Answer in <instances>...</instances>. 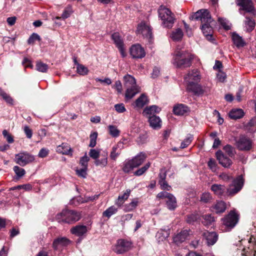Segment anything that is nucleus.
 I'll list each match as a JSON object with an SVG mask.
<instances>
[{"instance_id": "8fccbe9b", "label": "nucleus", "mask_w": 256, "mask_h": 256, "mask_svg": "<svg viewBox=\"0 0 256 256\" xmlns=\"http://www.w3.org/2000/svg\"><path fill=\"white\" fill-rule=\"evenodd\" d=\"M36 69L40 72H45L48 69V66L46 64L41 62H39L36 63Z\"/></svg>"}, {"instance_id": "de8ad7c7", "label": "nucleus", "mask_w": 256, "mask_h": 256, "mask_svg": "<svg viewBox=\"0 0 256 256\" xmlns=\"http://www.w3.org/2000/svg\"><path fill=\"white\" fill-rule=\"evenodd\" d=\"M150 163L148 162L146 163L144 166L138 169L134 172V174L136 176H140L144 174L150 167Z\"/></svg>"}, {"instance_id": "6e6d98bb", "label": "nucleus", "mask_w": 256, "mask_h": 256, "mask_svg": "<svg viewBox=\"0 0 256 256\" xmlns=\"http://www.w3.org/2000/svg\"><path fill=\"white\" fill-rule=\"evenodd\" d=\"M36 40L38 41L40 40V38L37 34L33 33L28 39V42L30 44H34V42Z\"/></svg>"}, {"instance_id": "bb28decb", "label": "nucleus", "mask_w": 256, "mask_h": 256, "mask_svg": "<svg viewBox=\"0 0 256 256\" xmlns=\"http://www.w3.org/2000/svg\"><path fill=\"white\" fill-rule=\"evenodd\" d=\"M148 96L144 94H142L135 101V106L138 108H142L148 103Z\"/></svg>"}, {"instance_id": "338daca9", "label": "nucleus", "mask_w": 256, "mask_h": 256, "mask_svg": "<svg viewBox=\"0 0 256 256\" xmlns=\"http://www.w3.org/2000/svg\"><path fill=\"white\" fill-rule=\"evenodd\" d=\"M22 64L25 68H32V64L31 62L26 58H24Z\"/></svg>"}, {"instance_id": "ddd939ff", "label": "nucleus", "mask_w": 256, "mask_h": 256, "mask_svg": "<svg viewBox=\"0 0 256 256\" xmlns=\"http://www.w3.org/2000/svg\"><path fill=\"white\" fill-rule=\"evenodd\" d=\"M130 52L132 56L134 58H142L146 56L144 50L139 44L132 45Z\"/></svg>"}, {"instance_id": "58836bf2", "label": "nucleus", "mask_w": 256, "mask_h": 256, "mask_svg": "<svg viewBox=\"0 0 256 256\" xmlns=\"http://www.w3.org/2000/svg\"><path fill=\"white\" fill-rule=\"evenodd\" d=\"M138 204V200L136 199H134L132 200V202L124 206V210L125 212H130L134 209L137 206Z\"/></svg>"}, {"instance_id": "2eb2a0df", "label": "nucleus", "mask_w": 256, "mask_h": 256, "mask_svg": "<svg viewBox=\"0 0 256 256\" xmlns=\"http://www.w3.org/2000/svg\"><path fill=\"white\" fill-rule=\"evenodd\" d=\"M124 147V144L122 142H118L116 144L113 146L110 156V159L116 161L121 154Z\"/></svg>"}, {"instance_id": "4468645a", "label": "nucleus", "mask_w": 256, "mask_h": 256, "mask_svg": "<svg viewBox=\"0 0 256 256\" xmlns=\"http://www.w3.org/2000/svg\"><path fill=\"white\" fill-rule=\"evenodd\" d=\"M136 32L142 34L144 37L150 39L152 38V32L150 27L145 23L141 22L138 24Z\"/></svg>"}, {"instance_id": "b1692460", "label": "nucleus", "mask_w": 256, "mask_h": 256, "mask_svg": "<svg viewBox=\"0 0 256 256\" xmlns=\"http://www.w3.org/2000/svg\"><path fill=\"white\" fill-rule=\"evenodd\" d=\"M151 127L154 129L160 128L161 127L162 121L159 116L156 115L148 117Z\"/></svg>"}, {"instance_id": "72a5a7b5", "label": "nucleus", "mask_w": 256, "mask_h": 256, "mask_svg": "<svg viewBox=\"0 0 256 256\" xmlns=\"http://www.w3.org/2000/svg\"><path fill=\"white\" fill-rule=\"evenodd\" d=\"M130 193V190H127L122 195L119 196L116 201V204L118 206H121L124 203V201L128 198Z\"/></svg>"}, {"instance_id": "7c9ffc66", "label": "nucleus", "mask_w": 256, "mask_h": 256, "mask_svg": "<svg viewBox=\"0 0 256 256\" xmlns=\"http://www.w3.org/2000/svg\"><path fill=\"white\" fill-rule=\"evenodd\" d=\"M71 232L78 236H81L86 234L87 232V228L84 226H76L70 230Z\"/></svg>"}, {"instance_id": "0eeeda50", "label": "nucleus", "mask_w": 256, "mask_h": 256, "mask_svg": "<svg viewBox=\"0 0 256 256\" xmlns=\"http://www.w3.org/2000/svg\"><path fill=\"white\" fill-rule=\"evenodd\" d=\"M124 86L126 87L125 97L126 99H131L141 90V88L136 82V81H125Z\"/></svg>"}, {"instance_id": "9b49d317", "label": "nucleus", "mask_w": 256, "mask_h": 256, "mask_svg": "<svg viewBox=\"0 0 256 256\" xmlns=\"http://www.w3.org/2000/svg\"><path fill=\"white\" fill-rule=\"evenodd\" d=\"M131 245L132 244L129 241L120 239L117 241L113 250L116 254H122L128 251L130 249Z\"/></svg>"}, {"instance_id": "cd10ccee", "label": "nucleus", "mask_w": 256, "mask_h": 256, "mask_svg": "<svg viewBox=\"0 0 256 256\" xmlns=\"http://www.w3.org/2000/svg\"><path fill=\"white\" fill-rule=\"evenodd\" d=\"M184 33L182 30L178 28L172 30L170 34V38L174 42L180 41L183 37Z\"/></svg>"}, {"instance_id": "5701e85b", "label": "nucleus", "mask_w": 256, "mask_h": 256, "mask_svg": "<svg viewBox=\"0 0 256 256\" xmlns=\"http://www.w3.org/2000/svg\"><path fill=\"white\" fill-rule=\"evenodd\" d=\"M188 235L189 233L188 230H182L174 237V242L177 244H180L187 238Z\"/></svg>"}, {"instance_id": "603ef678", "label": "nucleus", "mask_w": 256, "mask_h": 256, "mask_svg": "<svg viewBox=\"0 0 256 256\" xmlns=\"http://www.w3.org/2000/svg\"><path fill=\"white\" fill-rule=\"evenodd\" d=\"M77 72L81 75H85L88 73V68L84 65L78 64Z\"/></svg>"}, {"instance_id": "09e8293b", "label": "nucleus", "mask_w": 256, "mask_h": 256, "mask_svg": "<svg viewBox=\"0 0 256 256\" xmlns=\"http://www.w3.org/2000/svg\"><path fill=\"white\" fill-rule=\"evenodd\" d=\"M193 140V136L191 134H188L186 138H185L184 141L181 143L180 148H186L188 146H189L192 140Z\"/></svg>"}, {"instance_id": "e2e57ef3", "label": "nucleus", "mask_w": 256, "mask_h": 256, "mask_svg": "<svg viewBox=\"0 0 256 256\" xmlns=\"http://www.w3.org/2000/svg\"><path fill=\"white\" fill-rule=\"evenodd\" d=\"M162 189L164 190H170L171 188V186L168 184L166 180L159 181L158 182Z\"/></svg>"}, {"instance_id": "c03bdc74", "label": "nucleus", "mask_w": 256, "mask_h": 256, "mask_svg": "<svg viewBox=\"0 0 256 256\" xmlns=\"http://www.w3.org/2000/svg\"><path fill=\"white\" fill-rule=\"evenodd\" d=\"M244 24L247 30L249 32L252 31L255 26V22L254 20L248 17H246Z\"/></svg>"}, {"instance_id": "f3484780", "label": "nucleus", "mask_w": 256, "mask_h": 256, "mask_svg": "<svg viewBox=\"0 0 256 256\" xmlns=\"http://www.w3.org/2000/svg\"><path fill=\"white\" fill-rule=\"evenodd\" d=\"M216 155L219 163L224 167L228 168L232 164V160L226 156L221 150L218 151L216 153Z\"/></svg>"}, {"instance_id": "7ed1b4c3", "label": "nucleus", "mask_w": 256, "mask_h": 256, "mask_svg": "<svg viewBox=\"0 0 256 256\" xmlns=\"http://www.w3.org/2000/svg\"><path fill=\"white\" fill-rule=\"evenodd\" d=\"M194 57V55L188 50H181L178 47L174 57V64L180 68L190 67Z\"/></svg>"}, {"instance_id": "0e129e2a", "label": "nucleus", "mask_w": 256, "mask_h": 256, "mask_svg": "<svg viewBox=\"0 0 256 256\" xmlns=\"http://www.w3.org/2000/svg\"><path fill=\"white\" fill-rule=\"evenodd\" d=\"M160 74V69L159 68L155 66L152 74V78L154 79L157 78Z\"/></svg>"}, {"instance_id": "3c124183", "label": "nucleus", "mask_w": 256, "mask_h": 256, "mask_svg": "<svg viewBox=\"0 0 256 256\" xmlns=\"http://www.w3.org/2000/svg\"><path fill=\"white\" fill-rule=\"evenodd\" d=\"M98 136V133L96 132H94L90 134V142L89 144V146L94 148L96 146V138Z\"/></svg>"}, {"instance_id": "dca6fc26", "label": "nucleus", "mask_w": 256, "mask_h": 256, "mask_svg": "<svg viewBox=\"0 0 256 256\" xmlns=\"http://www.w3.org/2000/svg\"><path fill=\"white\" fill-rule=\"evenodd\" d=\"M187 90L194 94L200 95L203 94L204 90L202 86L196 82L191 81L187 84Z\"/></svg>"}, {"instance_id": "a211bd4d", "label": "nucleus", "mask_w": 256, "mask_h": 256, "mask_svg": "<svg viewBox=\"0 0 256 256\" xmlns=\"http://www.w3.org/2000/svg\"><path fill=\"white\" fill-rule=\"evenodd\" d=\"M70 244V240L66 237H60L54 240L52 246L54 250L68 246Z\"/></svg>"}, {"instance_id": "79ce46f5", "label": "nucleus", "mask_w": 256, "mask_h": 256, "mask_svg": "<svg viewBox=\"0 0 256 256\" xmlns=\"http://www.w3.org/2000/svg\"><path fill=\"white\" fill-rule=\"evenodd\" d=\"M0 96L8 104L11 105L14 104V100L12 97L2 88H0Z\"/></svg>"}, {"instance_id": "412c9836", "label": "nucleus", "mask_w": 256, "mask_h": 256, "mask_svg": "<svg viewBox=\"0 0 256 256\" xmlns=\"http://www.w3.org/2000/svg\"><path fill=\"white\" fill-rule=\"evenodd\" d=\"M161 110L160 108L156 105L146 107L143 110L142 114L146 117H149L155 115L156 113H158Z\"/></svg>"}, {"instance_id": "f257e3e1", "label": "nucleus", "mask_w": 256, "mask_h": 256, "mask_svg": "<svg viewBox=\"0 0 256 256\" xmlns=\"http://www.w3.org/2000/svg\"><path fill=\"white\" fill-rule=\"evenodd\" d=\"M190 20H200L202 22V30L206 38L211 40L212 38V27L211 25L213 20L208 10L202 9L198 10L190 17Z\"/></svg>"}, {"instance_id": "f8f14e48", "label": "nucleus", "mask_w": 256, "mask_h": 256, "mask_svg": "<svg viewBox=\"0 0 256 256\" xmlns=\"http://www.w3.org/2000/svg\"><path fill=\"white\" fill-rule=\"evenodd\" d=\"M236 4L240 6V10L248 12H253L255 11L253 2L252 0H236Z\"/></svg>"}, {"instance_id": "423d86ee", "label": "nucleus", "mask_w": 256, "mask_h": 256, "mask_svg": "<svg viewBox=\"0 0 256 256\" xmlns=\"http://www.w3.org/2000/svg\"><path fill=\"white\" fill-rule=\"evenodd\" d=\"M239 220V214L234 210H230L225 217L222 219V224L226 230L234 228Z\"/></svg>"}, {"instance_id": "9d476101", "label": "nucleus", "mask_w": 256, "mask_h": 256, "mask_svg": "<svg viewBox=\"0 0 256 256\" xmlns=\"http://www.w3.org/2000/svg\"><path fill=\"white\" fill-rule=\"evenodd\" d=\"M235 144L238 150L242 151H248L251 149L252 142L248 138L242 136L236 140Z\"/></svg>"}, {"instance_id": "1a4fd4ad", "label": "nucleus", "mask_w": 256, "mask_h": 256, "mask_svg": "<svg viewBox=\"0 0 256 256\" xmlns=\"http://www.w3.org/2000/svg\"><path fill=\"white\" fill-rule=\"evenodd\" d=\"M14 160L20 166H24L33 162L34 160V156L27 152H22L15 155Z\"/></svg>"}, {"instance_id": "4d7b16f0", "label": "nucleus", "mask_w": 256, "mask_h": 256, "mask_svg": "<svg viewBox=\"0 0 256 256\" xmlns=\"http://www.w3.org/2000/svg\"><path fill=\"white\" fill-rule=\"evenodd\" d=\"M209 168L212 171L216 172L217 170V164L215 160L213 158H210L208 162Z\"/></svg>"}, {"instance_id": "c85d7f7f", "label": "nucleus", "mask_w": 256, "mask_h": 256, "mask_svg": "<svg viewBox=\"0 0 256 256\" xmlns=\"http://www.w3.org/2000/svg\"><path fill=\"white\" fill-rule=\"evenodd\" d=\"M244 113L241 108H234L232 110L229 112V116L230 118L234 120L240 119L243 117Z\"/></svg>"}, {"instance_id": "473e14b6", "label": "nucleus", "mask_w": 256, "mask_h": 256, "mask_svg": "<svg viewBox=\"0 0 256 256\" xmlns=\"http://www.w3.org/2000/svg\"><path fill=\"white\" fill-rule=\"evenodd\" d=\"M185 80H200L202 78L200 72L198 70H193L189 72L184 77Z\"/></svg>"}, {"instance_id": "864d4df0", "label": "nucleus", "mask_w": 256, "mask_h": 256, "mask_svg": "<svg viewBox=\"0 0 256 256\" xmlns=\"http://www.w3.org/2000/svg\"><path fill=\"white\" fill-rule=\"evenodd\" d=\"M14 170L18 178L22 177L26 174L25 170L18 166H14Z\"/></svg>"}, {"instance_id": "4c0bfd02", "label": "nucleus", "mask_w": 256, "mask_h": 256, "mask_svg": "<svg viewBox=\"0 0 256 256\" xmlns=\"http://www.w3.org/2000/svg\"><path fill=\"white\" fill-rule=\"evenodd\" d=\"M73 12V10L71 6H68L65 8L61 17L56 16V19L60 20L61 18L65 20L70 16L71 14Z\"/></svg>"}, {"instance_id": "6ab92c4d", "label": "nucleus", "mask_w": 256, "mask_h": 256, "mask_svg": "<svg viewBox=\"0 0 256 256\" xmlns=\"http://www.w3.org/2000/svg\"><path fill=\"white\" fill-rule=\"evenodd\" d=\"M204 236L208 245L214 244L218 240V236L216 232H206L204 233Z\"/></svg>"}, {"instance_id": "e433bc0d", "label": "nucleus", "mask_w": 256, "mask_h": 256, "mask_svg": "<svg viewBox=\"0 0 256 256\" xmlns=\"http://www.w3.org/2000/svg\"><path fill=\"white\" fill-rule=\"evenodd\" d=\"M112 38L114 40L116 47L124 45L123 40L118 32H114L112 35Z\"/></svg>"}, {"instance_id": "a18cd8bd", "label": "nucleus", "mask_w": 256, "mask_h": 256, "mask_svg": "<svg viewBox=\"0 0 256 256\" xmlns=\"http://www.w3.org/2000/svg\"><path fill=\"white\" fill-rule=\"evenodd\" d=\"M108 128L110 134L112 137L116 138L120 136V131L118 129L116 126L112 125H110L108 126Z\"/></svg>"}, {"instance_id": "a878e982", "label": "nucleus", "mask_w": 256, "mask_h": 256, "mask_svg": "<svg viewBox=\"0 0 256 256\" xmlns=\"http://www.w3.org/2000/svg\"><path fill=\"white\" fill-rule=\"evenodd\" d=\"M101 158L95 160L94 164L96 166H100L102 168H104L108 164V152H104L101 154Z\"/></svg>"}, {"instance_id": "aec40b11", "label": "nucleus", "mask_w": 256, "mask_h": 256, "mask_svg": "<svg viewBox=\"0 0 256 256\" xmlns=\"http://www.w3.org/2000/svg\"><path fill=\"white\" fill-rule=\"evenodd\" d=\"M190 111L189 108L184 104H178L173 108V112L177 116H183Z\"/></svg>"}, {"instance_id": "f704fd0d", "label": "nucleus", "mask_w": 256, "mask_h": 256, "mask_svg": "<svg viewBox=\"0 0 256 256\" xmlns=\"http://www.w3.org/2000/svg\"><path fill=\"white\" fill-rule=\"evenodd\" d=\"M169 230H160L157 232L156 237L157 238L158 242H162L164 240H165L166 238H168L169 236Z\"/></svg>"}, {"instance_id": "2f4dec72", "label": "nucleus", "mask_w": 256, "mask_h": 256, "mask_svg": "<svg viewBox=\"0 0 256 256\" xmlns=\"http://www.w3.org/2000/svg\"><path fill=\"white\" fill-rule=\"evenodd\" d=\"M56 152L63 154H72V150L68 144L62 143L56 148Z\"/></svg>"}, {"instance_id": "5fc2aeb1", "label": "nucleus", "mask_w": 256, "mask_h": 256, "mask_svg": "<svg viewBox=\"0 0 256 256\" xmlns=\"http://www.w3.org/2000/svg\"><path fill=\"white\" fill-rule=\"evenodd\" d=\"M89 155L91 158L96 160L100 156L101 154H100V152L98 150L91 149L90 150Z\"/></svg>"}, {"instance_id": "680f3d73", "label": "nucleus", "mask_w": 256, "mask_h": 256, "mask_svg": "<svg viewBox=\"0 0 256 256\" xmlns=\"http://www.w3.org/2000/svg\"><path fill=\"white\" fill-rule=\"evenodd\" d=\"M114 108L116 112L120 113L124 112L126 110V109L124 108V104H116L114 106Z\"/></svg>"}, {"instance_id": "052dcab7", "label": "nucleus", "mask_w": 256, "mask_h": 256, "mask_svg": "<svg viewBox=\"0 0 256 256\" xmlns=\"http://www.w3.org/2000/svg\"><path fill=\"white\" fill-rule=\"evenodd\" d=\"M87 168H82L80 170H76V174L80 177L85 178H86L87 173H86Z\"/></svg>"}, {"instance_id": "4be33fe9", "label": "nucleus", "mask_w": 256, "mask_h": 256, "mask_svg": "<svg viewBox=\"0 0 256 256\" xmlns=\"http://www.w3.org/2000/svg\"><path fill=\"white\" fill-rule=\"evenodd\" d=\"M212 211L216 214H220L224 212L226 208V204L222 200L216 202L212 207Z\"/></svg>"}, {"instance_id": "f03ea898", "label": "nucleus", "mask_w": 256, "mask_h": 256, "mask_svg": "<svg viewBox=\"0 0 256 256\" xmlns=\"http://www.w3.org/2000/svg\"><path fill=\"white\" fill-rule=\"evenodd\" d=\"M243 184V179L240 176L233 181L232 184L226 189V191L224 186L216 184L212 185L210 190L218 196H224L225 193L228 196H233L242 189Z\"/></svg>"}, {"instance_id": "a19ab883", "label": "nucleus", "mask_w": 256, "mask_h": 256, "mask_svg": "<svg viewBox=\"0 0 256 256\" xmlns=\"http://www.w3.org/2000/svg\"><path fill=\"white\" fill-rule=\"evenodd\" d=\"M246 128L250 132H256V118L252 119L246 124Z\"/></svg>"}, {"instance_id": "49530a36", "label": "nucleus", "mask_w": 256, "mask_h": 256, "mask_svg": "<svg viewBox=\"0 0 256 256\" xmlns=\"http://www.w3.org/2000/svg\"><path fill=\"white\" fill-rule=\"evenodd\" d=\"M223 150L230 157H233L236 153L234 148L230 144L224 146Z\"/></svg>"}, {"instance_id": "6e6552de", "label": "nucleus", "mask_w": 256, "mask_h": 256, "mask_svg": "<svg viewBox=\"0 0 256 256\" xmlns=\"http://www.w3.org/2000/svg\"><path fill=\"white\" fill-rule=\"evenodd\" d=\"M157 197L162 199H166V206L170 210H173L176 208V200L172 194L166 192H162L158 194Z\"/></svg>"}, {"instance_id": "774afa93", "label": "nucleus", "mask_w": 256, "mask_h": 256, "mask_svg": "<svg viewBox=\"0 0 256 256\" xmlns=\"http://www.w3.org/2000/svg\"><path fill=\"white\" fill-rule=\"evenodd\" d=\"M24 132L28 138H32V130L28 126H24Z\"/></svg>"}, {"instance_id": "bf43d9fd", "label": "nucleus", "mask_w": 256, "mask_h": 256, "mask_svg": "<svg viewBox=\"0 0 256 256\" xmlns=\"http://www.w3.org/2000/svg\"><path fill=\"white\" fill-rule=\"evenodd\" d=\"M212 196L209 192L203 193L200 198V200L205 203L208 202L212 200Z\"/></svg>"}, {"instance_id": "c9c22d12", "label": "nucleus", "mask_w": 256, "mask_h": 256, "mask_svg": "<svg viewBox=\"0 0 256 256\" xmlns=\"http://www.w3.org/2000/svg\"><path fill=\"white\" fill-rule=\"evenodd\" d=\"M136 166L132 160H126L124 163L122 170L125 173L130 172Z\"/></svg>"}, {"instance_id": "c756f323", "label": "nucleus", "mask_w": 256, "mask_h": 256, "mask_svg": "<svg viewBox=\"0 0 256 256\" xmlns=\"http://www.w3.org/2000/svg\"><path fill=\"white\" fill-rule=\"evenodd\" d=\"M146 156L144 152H140L134 158L131 159L134 164L136 168L141 165L146 160Z\"/></svg>"}, {"instance_id": "39448f33", "label": "nucleus", "mask_w": 256, "mask_h": 256, "mask_svg": "<svg viewBox=\"0 0 256 256\" xmlns=\"http://www.w3.org/2000/svg\"><path fill=\"white\" fill-rule=\"evenodd\" d=\"M158 16L162 21L164 27L170 28L173 26L175 18L170 10L163 6H160L158 10Z\"/></svg>"}, {"instance_id": "393cba45", "label": "nucleus", "mask_w": 256, "mask_h": 256, "mask_svg": "<svg viewBox=\"0 0 256 256\" xmlns=\"http://www.w3.org/2000/svg\"><path fill=\"white\" fill-rule=\"evenodd\" d=\"M232 40L234 44L238 48L244 47L246 45V43L242 38L236 32L232 33Z\"/></svg>"}, {"instance_id": "69168bd1", "label": "nucleus", "mask_w": 256, "mask_h": 256, "mask_svg": "<svg viewBox=\"0 0 256 256\" xmlns=\"http://www.w3.org/2000/svg\"><path fill=\"white\" fill-rule=\"evenodd\" d=\"M48 152H49L48 150L45 148H42L40 150V151L38 154V156L40 158H45L48 156Z\"/></svg>"}, {"instance_id": "13d9d810", "label": "nucleus", "mask_w": 256, "mask_h": 256, "mask_svg": "<svg viewBox=\"0 0 256 256\" xmlns=\"http://www.w3.org/2000/svg\"><path fill=\"white\" fill-rule=\"evenodd\" d=\"M90 158L86 154L84 156L82 157L80 160V164L82 166V168L88 167V162L89 161Z\"/></svg>"}, {"instance_id": "37998d69", "label": "nucleus", "mask_w": 256, "mask_h": 256, "mask_svg": "<svg viewBox=\"0 0 256 256\" xmlns=\"http://www.w3.org/2000/svg\"><path fill=\"white\" fill-rule=\"evenodd\" d=\"M117 211L118 209L115 206H112L103 212V216L108 218H110L112 215L116 214Z\"/></svg>"}, {"instance_id": "ea45409f", "label": "nucleus", "mask_w": 256, "mask_h": 256, "mask_svg": "<svg viewBox=\"0 0 256 256\" xmlns=\"http://www.w3.org/2000/svg\"><path fill=\"white\" fill-rule=\"evenodd\" d=\"M202 222L204 225L208 226L214 221V218L210 214H204L202 216Z\"/></svg>"}, {"instance_id": "20e7f679", "label": "nucleus", "mask_w": 256, "mask_h": 256, "mask_svg": "<svg viewBox=\"0 0 256 256\" xmlns=\"http://www.w3.org/2000/svg\"><path fill=\"white\" fill-rule=\"evenodd\" d=\"M81 214L80 212L70 210H64L56 215V219L59 222L73 224L80 220Z\"/></svg>"}]
</instances>
